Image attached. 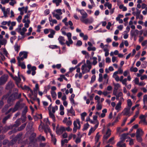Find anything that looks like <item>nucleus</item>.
Masks as SVG:
<instances>
[{
	"instance_id": "f257e3e1",
	"label": "nucleus",
	"mask_w": 147,
	"mask_h": 147,
	"mask_svg": "<svg viewBox=\"0 0 147 147\" xmlns=\"http://www.w3.org/2000/svg\"><path fill=\"white\" fill-rule=\"evenodd\" d=\"M15 90L16 92L15 93L9 96V94H8L4 96L3 98V99L8 98V100H7V102L8 103H9L10 102H12L13 101L16 99L20 98L21 96V94H20L19 95H18L17 93L18 90L16 89Z\"/></svg>"
},
{
	"instance_id": "f03ea898",
	"label": "nucleus",
	"mask_w": 147,
	"mask_h": 147,
	"mask_svg": "<svg viewBox=\"0 0 147 147\" xmlns=\"http://www.w3.org/2000/svg\"><path fill=\"white\" fill-rule=\"evenodd\" d=\"M23 26V24H20L18 25V28L16 29V30L22 36V38H24L25 32L27 31V29L25 28H23L22 29L21 28Z\"/></svg>"
},
{
	"instance_id": "7ed1b4c3",
	"label": "nucleus",
	"mask_w": 147,
	"mask_h": 147,
	"mask_svg": "<svg viewBox=\"0 0 147 147\" xmlns=\"http://www.w3.org/2000/svg\"><path fill=\"white\" fill-rule=\"evenodd\" d=\"M52 13L53 17L55 18L57 20H60L62 18V17L60 16L62 14L61 9H58L55 10Z\"/></svg>"
},
{
	"instance_id": "20e7f679",
	"label": "nucleus",
	"mask_w": 147,
	"mask_h": 147,
	"mask_svg": "<svg viewBox=\"0 0 147 147\" xmlns=\"http://www.w3.org/2000/svg\"><path fill=\"white\" fill-rule=\"evenodd\" d=\"M28 53L27 52L24 51L20 52L19 56L17 58L18 61H22L24 59L26 58Z\"/></svg>"
},
{
	"instance_id": "39448f33",
	"label": "nucleus",
	"mask_w": 147,
	"mask_h": 147,
	"mask_svg": "<svg viewBox=\"0 0 147 147\" xmlns=\"http://www.w3.org/2000/svg\"><path fill=\"white\" fill-rule=\"evenodd\" d=\"M27 68L28 70L27 71V73L28 74H31V71H32V76H34L36 73L35 70L36 69V67L34 66L32 67L31 65L29 64L27 65Z\"/></svg>"
},
{
	"instance_id": "423d86ee",
	"label": "nucleus",
	"mask_w": 147,
	"mask_h": 147,
	"mask_svg": "<svg viewBox=\"0 0 147 147\" xmlns=\"http://www.w3.org/2000/svg\"><path fill=\"white\" fill-rule=\"evenodd\" d=\"M144 134V132L142 129L140 128L138 129L136 132V137L137 140L138 142L142 141L141 136Z\"/></svg>"
},
{
	"instance_id": "0eeeda50",
	"label": "nucleus",
	"mask_w": 147,
	"mask_h": 147,
	"mask_svg": "<svg viewBox=\"0 0 147 147\" xmlns=\"http://www.w3.org/2000/svg\"><path fill=\"white\" fill-rule=\"evenodd\" d=\"M80 13L82 15L80 19L81 21L84 23H87L88 20L86 18L88 16L87 14L83 9L80 11Z\"/></svg>"
},
{
	"instance_id": "6e6552de",
	"label": "nucleus",
	"mask_w": 147,
	"mask_h": 147,
	"mask_svg": "<svg viewBox=\"0 0 147 147\" xmlns=\"http://www.w3.org/2000/svg\"><path fill=\"white\" fill-rule=\"evenodd\" d=\"M100 47L105 52V56L107 57L108 56L109 54V50L108 48V45H104L103 43H101L100 45Z\"/></svg>"
},
{
	"instance_id": "1a4fd4ad",
	"label": "nucleus",
	"mask_w": 147,
	"mask_h": 147,
	"mask_svg": "<svg viewBox=\"0 0 147 147\" xmlns=\"http://www.w3.org/2000/svg\"><path fill=\"white\" fill-rule=\"evenodd\" d=\"M131 109L127 107L125 108L121 112V114L124 116H127L129 117L133 113V112L130 111Z\"/></svg>"
},
{
	"instance_id": "9d476101",
	"label": "nucleus",
	"mask_w": 147,
	"mask_h": 147,
	"mask_svg": "<svg viewBox=\"0 0 147 147\" xmlns=\"http://www.w3.org/2000/svg\"><path fill=\"white\" fill-rule=\"evenodd\" d=\"M139 34V31L137 29L131 30L130 31V36L134 38V39L135 41Z\"/></svg>"
},
{
	"instance_id": "9b49d317",
	"label": "nucleus",
	"mask_w": 147,
	"mask_h": 147,
	"mask_svg": "<svg viewBox=\"0 0 147 147\" xmlns=\"http://www.w3.org/2000/svg\"><path fill=\"white\" fill-rule=\"evenodd\" d=\"M20 105V103L19 102H18L15 105L14 107L13 108H10L8 111L7 113L6 114L8 113H13L17 111L19 108Z\"/></svg>"
},
{
	"instance_id": "f8f14e48",
	"label": "nucleus",
	"mask_w": 147,
	"mask_h": 147,
	"mask_svg": "<svg viewBox=\"0 0 147 147\" xmlns=\"http://www.w3.org/2000/svg\"><path fill=\"white\" fill-rule=\"evenodd\" d=\"M10 9L9 8H7L6 9H5V7H3L2 8V11L3 12V16H2L1 17H5V18H6L8 17V15L9 14L10 12Z\"/></svg>"
},
{
	"instance_id": "ddd939ff",
	"label": "nucleus",
	"mask_w": 147,
	"mask_h": 147,
	"mask_svg": "<svg viewBox=\"0 0 147 147\" xmlns=\"http://www.w3.org/2000/svg\"><path fill=\"white\" fill-rule=\"evenodd\" d=\"M8 76L7 75H4L0 78V85L4 84L7 81Z\"/></svg>"
},
{
	"instance_id": "4468645a",
	"label": "nucleus",
	"mask_w": 147,
	"mask_h": 147,
	"mask_svg": "<svg viewBox=\"0 0 147 147\" xmlns=\"http://www.w3.org/2000/svg\"><path fill=\"white\" fill-rule=\"evenodd\" d=\"M81 69L83 74L89 72L90 70V69L88 68L87 67L86 65V64L82 65Z\"/></svg>"
},
{
	"instance_id": "2eb2a0df",
	"label": "nucleus",
	"mask_w": 147,
	"mask_h": 147,
	"mask_svg": "<svg viewBox=\"0 0 147 147\" xmlns=\"http://www.w3.org/2000/svg\"><path fill=\"white\" fill-rule=\"evenodd\" d=\"M13 79L15 81L16 83L17 86L18 87H21V85L20 84V83L21 81V79L20 77H13Z\"/></svg>"
},
{
	"instance_id": "dca6fc26",
	"label": "nucleus",
	"mask_w": 147,
	"mask_h": 147,
	"mask_svg": "<svg viewBox=\"0 0 147 147\" xmlns=\"http://www.w3.org/2000/svg\"><path fill=\"white\" fill-rule=\"evenodd\" d=\"M23 9H24L25 13H26L28 9V7L27 6L25 7H19L18 8V10L20 12V14L21 15H23L24 14V12L23 11Z\"/></svg>"
},
{
	"instance_id": "f3484780",
	"label": "nucleus",
	"mask_w": 147,
	"mask_h": 147,
	"mask_svg": "<svg viewBox=\"0 0 147 147\" xmlns=\"http://www.w3.org/2000/svg\"><path fill=\"white\" fill-rule=\"evenodd\" d=\"M143 102L144 105L143 108L145 110H147V95L146 94L143 96Z\"/></svg>"
},
{
	"instance_id": "a211bd4d",
	"label": "nucleus",
	"mask_w": 147,
	"mask_h": 147,
	"mask_svg": "<svg viewBox=\"0 0 147 147\" xmlns=\"http://www.w3.org/2000/svg\"><path fill=\"white\" fill-rule=\"evenodd\" d=\"M66 127H65L61 126L59 129L58 130L57 128L56 129V132L57 134H60L62 133L63 131H66Z\"/></svg>"
},
{
	"instance_id": "6ab92c4d",
	"label": "nucleus",
	"mask_w": 147,
	"mask_h": 147,
	"mask_svg": "<svg viewBox=\"0 0 147 147\" xmlns=\"http://www.w3.org/2000/svg\"><path fill=\"white\" fill-rule=\"evenodd\" d=\"M30 14L29 13H28L26 15H25L24 17V18L22 20L23 22H30V20L29 19V17H30Z\"/></svg>"
},
{
	"instance_id": "aec40b11",
	"label": "nucleus",
	"mask_w": 147,
	"mask_h": 147,
	"mask_svg": "<svg viewBox=\"0 0 147 147\" xmlns=\"http://www.w3.org/2000/svg\"><path fill=\"white\" fill-rule=\"evenodd\" d=\"M73 124L74 127L75 126H76V127H78L79 129H80L81 127V124L80 122V121L79 119H77L74 122Z\"/></svg>"
},
{
	"instance_id": "412c9836",
	"label": "nucleus",
	"mask_w": 147,
	"mask_h": 147,
	"mask_svg": "<svg viewBox=\"0 0 147 147\" xmlns=\"http://www.w3.org/2000/svg\"><path fill=\"white\" fill-rule=\"evenodd\" d=\"M121 104L122 103L121 101H119L116 105L115 109L117 111V112H119L121 110Z\"/></svg>"
},
{
	"instance_id": "4be33fe9",
	"label": "nucleus",
	"mask_w": 147,
	"mask_h": 147,
	"mask_svg": "<svg viewBox=\"0 0 147 147\" xmlns=\"http://www.w3.org/2000/svg\"><path fill=\"white\" fill-rule=\"evenodd\" d=\"M118 74V71L115 72L113 75L112 77L114 78L117 82H118L119 80V78L117 75Z\"/></svg>"
},
{
	"instance_id": "5701e85b",
	"label": "nucleus",
	"mask_w": 147,
	"mask_h": 147,
	"mask_svg": "<svg viewBox=\"0 0 147 147\" xmlns=\"http://www.w3.org/2000/svg\"><path fill=\"white\" fill-rule=\"evenodd\" d=\"M58 40L59 41V43L62 45H63L65 44L64 42L65 40L64 38L62 36H60L58 38Z\"/></svg>"
},
{
	"instance_id": "b1692460",
	"label": "nucleus",
	"mask_w": 147,
	"mask_h": 147,
	"mask_svg": "<svg viewBox=\"0 0 147 147\" xmlns=\"http://www.w3.org/2000/svg\"><path fill=\"white\" fill-rule=\"evenodd\" d=\"M124 141L121 140L117 144V146L118 147H126L125 144L123 142Z\"/></svg>"
},
{
	"instance_id": "393cba45",
	"label": "nucleus",
	"mask_w": 147,
	"mask_h": 147,
	"mask_svg": "<svg viewBox=\"0 0 147 147\" xmlns=\"http://www.w3.org/2000/svg\"><path fill=\"white\" fill-rule=\"evenodd\" d=\"M129 134V133H125L123 134L121 136L120 140L124 141L125 139L128 138V135Z\"/></svg>"
},
{
	"instance_id": "a878e982",
	"label": "nucleus",
	"mask_w": 147,
	"mask_h": 147,
	"mask_svg": "<svg viewBox=\"0 0 147 147\" xmlns=\"http://www.w3.org/2000/svg\"><path fill=\"white\" fill-rule=\"evenodd\" d=\"M132 105V102L131 100L130 99H127V106L126 107L131 109Z\"/></svg>"
},
{
	"instance_id": "bb28decb",
	"label": "nucleus",
	"mask_w": 147,
	"mask_h": 147,
	"mask_svg": "<svg viewBox=\"0 0 147 147\" xmlns=\"http://www.w3.org/2000/svg\"><path fill=\"white\" fill-rule=\"evenodd\" d=\"M86 66L88 68L90 69H91L92 67V63L89 60H87L86 61Z\"/></svg>"
},
{
	"instance_id": "cd10ccee",
	"label": "nucleus",
	"mask_w": 147,
	"mask_h": 147,
	"mask_svg": "<svg viewBox=\"0 0 147 147\" xmlns=\"http://www.w3.org/2000/svg\"><path fill=\"white\" fill-rule=\"evenodd\" d=\"M67 112L69 114H70V115L72 116H75V111L71 107L69 110H67Z\"/></svg>"
},
{
	"instance_id": "c85d7f7f",
	"label": "nucleus",
	"mask_w": 147,
	"mask_h": 147,
	"mask_svg": "<svg viewBox=\"0 0 147 147\" xmlns=\"http://www.w3.org/2000/svg\"><path fill=\"white\" fill-rule=\"evenodd\" d=\"M60 112V114L61 115H63L64 114V107L63 105H60L59 109Z\"/></svg>"
},
{
	"instance_id": "c756f323",
	"label": "nucleus",
	"mask_w": 147,
	"mask_h": 147,
	"mask_svg": "<svg viewBox=\"0 0 147 147\" xmlns=\"http://www.w3.org/2000/svg\"><path fill=\"white\" fill-rule=\"evenodd\" d=\"M14 48L15 51L17 53H18L20 50V46L18 45L17 42L15 43L14 46Z\"/></svg>"
},
{
	"instance_id": "7c9ffc66",
	"label": "nucleus",
	"mask_w": 147,
	"mask_h": 147,
	"mask_svg": "<svg viewBox=\"0 0 147 147\" xmlns=\"http://www.w3.org/2000/svg\"><path fill=\"white\" fill-rule=\"evenodd\" d=\"M114 86V90H117L119 88L121 87V85L119 83H113Z\"/></svg>"
},
{
	"instance_id": "2f4dec72",
	"label": "nucleus",
	"mask_w": 147,
	"mask_h": 147,
	"mask_svg": "<svg viewBox=\"0 0 147 147\" xmlns=\"http://www.w3.org/2000/svg\"><path fill=\"white\" fill-rule=\"evenodd\" d=\"M54 113H52L51 111H49V114L50 117L51 118L53 121H55V117Z\"/></svg>"
},
{
	"instance_id": "473e14b6",
	"label": "nucleus",
	"mask_w": 147,
	"mask_h": 147,
	"mask_svg": "<svg viewBox=\"0 0 147 147\" xmlns=\"http://www.w3.org/2000/svg\"><path fill=\"white\" fill-rule=\"evenodd\" d=\"M52 2L53 3H55L57 6H58L62 2L61 0H53Z\"/></svg>"
},
{
	"instance_id": "72a5a7b5",
	"label": "nucleus",
	"mask_w": 147,
	"mask_h": 147,
	"mask_svg": "<svg viewBox=\"0 0 147 147\" xmlns=\"http://www.w3.org/2000/svg\"><path fill=\"white\" fill-rule=\"evenodd\" d=\"M21 61H18V65L21 66L23 69H24L26 67V66L24 63H21Z\"/></svg>"
},
{
	"instance_id": "f704fd0d",
	"label": "nucleus",
	"mask_w": 147,
	"mask_h": 147,
	"mask_svg": "<svg viewBox=\"0 0 147 147\" xmlns=\"http://www.w3.org/2000/svg\"><path fill=\"white\" fill-rule=\"evenodd\" d=\"M67 45L69 47L70 45H71L73 43V41L71 39H68V40H67L65 42Z\"/></svg>"
},
{
	"instance_id": "c9c22d12",
	"label": "nucleus",
	"mask_w": 147,
	"mask_h": 147,
	"mask_svg": "<svg viewBox=\"0 0 147 147\" xmlns=\"http://www.w3.org/2000/svg\"><path fill=\"white\" fill-rule=\"evenodd\" d=\"M50 135L51 136L52 141L53 142L54 144H55L56 142V140L55 136H54L51 133H50Z\"/></svg>"
},
{
	"instance_id": "e433bc0d",
	"label": "nucleus",
	"mask_w": 147,
	"mask_h": 147,
	"mask_svg": "<svg viewBox=\"0 0 147 147\" xmlns=\"http://www.w3.org/2000/svg\"><path fill=\"white\" fill-rule=\"evenodd\" d=\"M92 59H93V61L92 63V64L94 65H96L97 63V57H93L92 58Z\"/></svg>"
},
{
	"instance_id": "4c0bfd02",
	"label": "nucleus",
	"mask_w": 147,
	"mask_h": 147,
	"mask_svg": "<svg viewBox=\"0 0 147 147\" xmlns=\"http://www.w3.org/2000/svg\"><path fill=\"white\" fill-rule=\"evenodd\" d=\"M58 109V106L56 105L54 107H52L51 109L52 113H55V111L57 110Z\"/></svg>"
},
{
	"instance_id": "58836bf2",
	"label": "nucleus",
	"mask_w": 147,
	"mask_h": 147,
	"mask_svg": "<svg viewBox=\"0 0 147 147\" xmlns=\"http://www.w3.org/2000/svg\"><path fill=\"white\" fill-rule=\"evenodd\" d=\"M123 96V94L121 92H119L118 94L116 95V99L117 100H119V97H122Z\"/></svg>"
},
{
	"instance_id": "ea45409f",
	"label": "nucleus",
	"mask_w": 147,
	"mask_h": 147,
	"mask_svg": "<svg viewBox=\"0 0 147 147\" xmlns=\"http://www.w3.org/2000/svg\"><path fill=\"white\" fill-rule=\"evenodd\" d=\"M99 132L97 133L95 137V140L96 143H97L98 142L100 137V136L99 134Z\"/></svg>"
},
{
	"instance_id": "a19ab883",
	"label": "nucleus",
	"mask_w": 147,
	"mask_h": 147,
	"mask_svg": "<svg viewBox=\"0 0 147 147\" xmlns=\"http://www.w3.org/2000/svg\"><path fill=\"white\" fill-rule=\"evenodd\" d=\"M44 131L46 134L48 132H49L50 133H51L50 128L48 126H47L44 129Z\"/></svg>"
},
{
	"instance_id": "79ce46f5",
	"label": "nucleus",
	"mask_w": 147,
	"mask_h": 147,
	"mask_svg": "<svg viewBox=\"0 0 147 147\" xmlns=\"http://www.w3.org/2000/svg\"><path fill=\"white\" fill-rule=\"evenodd\" d=\"M87 115V113L86 112L82 113L81 114V119L82 120L84 121L85 120V117Z\"/></svg>"
},
{
	"instance_id": "37998d69",
	"label": "nucleus",
	"mask_w": 147,
	"mask_h": 147,
	"mask_svg": "<svg viewBox=\"0 0 147 147\" xmlns=\"http://www.w3.org/2000/svg\"><path fill=\"white\" fill-rule=\"evenodd\" d=\"M114 137H113L111 138L109 140L107 143H110L112 144H114L115 143V142L114 140Z\"/></svg>"
},
{
	"instance_id": "c03bdc74",
	"label": "nucleus",
	"mask_w": 147,
	"mask_h": 147,
	"mask_svg": "<svg viewBox=\"0 0 147 147\" xmlns=\"http://www.w3.org/2000/svg\"><path fill=\"white\" fill-rule=\"evenodd\" d=\"M96 108L98 110H101L102 108V105L100 104V102L97 103L96 106Z\"/></svg>"
},
{
	"instance_id": "a18cd8bd",
	"label": "nucleus",
	"mask_w": 147,
	"mask_h": 147,
	"mask_svg": "<svg viewBox=\"0 0 147 147\" xmlns=\"http://www.w3.org/2000/svg\"><path fill=\"white\" fill-rule=\"evenodd\" d=\"M51 94L52 98L54 99L56 98L57 94L55 91H51Z\"/></svg>"
},
{
	"instance_id": "49530a36",
	"label": "nucleus",
	"mask_w": 147,
	"mask_h": 147,
	"mask_svg": "<svg viewBox=\"0 0 147 147\" xmlns=\"http://www.w3.org/2000/svg\"><path fill=\"white\" fill-rule=\"evenodd\" d=\"M105 6H107L109 9H111L112 7V4L109 2H107L104 5Z\"/></svg>"
},
{
	"instance_id": "de8ad7c7",
	"label": "nucleus",
	"mask_w": 147,
	"mask_h": 147,
	"mask_svg": "<svg viewBox=\"0 0 147 147\" xmlns=\"http://www.w3.org/2000/svg\"><path fill=\"white\" fill-rule=\"evenodd\" d=\"M38 139L42 141H44L45 140V137L42 135H40L38 137Z\"/></svg>"
},
{
	"instance_id": "09e8293b",
	"label": "nucleus",
	"mask_w": 147,
	"mask_h": 147,
	"mask_svg": "<svg viewBox=\"0 0 147 147\" xmlns=\"http://www.w3.org/2000/svg\"><path fill=\"white\" fill-rule=\"evenodd\" d=\"M87 19V23H84L87 24L88 23H92L94 21V20L93 18L92 17L90 18L89 19Z\"/></svg>"
},
{
	"instance_id": "8fccbe9b",
	"label": "nucleus",
	"mask_w": 147,
	"mask_h": 147,
	"mask_svg": "<svg viewBox=\"0 0 147 147\" xmlns=\"http://www.w3.org/2000/svg\"><path fill=\"white\" fill-rule=\"evenodd\" d=\"M1 50L3 51L4 54L6 56H8V53L5 48H2L1 49Z\"/></svg>"
},
{
	"instance_id": "3c124183",
	"label": "nucleus",
	"mask_w": 147,
	"mask_h": 147,
	"mask_svg": "<svg viewBox=\"0 0 147 147\" xmlns=\"http://www.w3.org/2000/svg\"><path fill=\"white\" fill-rule=\"evenodd\" d=\"M103 60L102 62H100L99 63L98 66L99 67H104L105 66V62Z\"/></svg>"
},
{
	"instance_id": "603ef678",
	"label": "nucleus",
	"mask_w": 147,
	"mask_h": 147,
	"mask_svg": "<svg viewBox=\"0 0 147 147\" xmlns=\"http://www.w3.org/2000/svg\"><path fill=\"white\" fill-rule=\"evenodd\" d=\"M96 48L94 47H88L87 49L88 51H95L96 50Z\"/></svg>"
},
{
	"instance_id": "864d4df0",
	"label": "nucleus",
	"mask_w": 147,
	"mask_h": 147,
	"mask_svg": "<svg viewBox=\"0 0 147 147\" xmlns=\"http://www.w3.org/2000/svg\"><path fill=\"white\" fill-rule=\"evenodd\" d=\"M7 43V40L3 38L1 40L0 44L2 45H5Z\"/></svg>"
},
{
	"instance_id": "5fc2aeb1",
	"label": "nucleus",
	"mask_w": 147,
	"mask_h": 147,
	"mask_svg": "<svg viewBox=\"0 0 147 147\" xmlns=\"http://www.w3.org/2000/svg\"><path fill=\"white\" fill-rule=\"evenodd\" d=\"M130 71L132 72H136L138 71V69L136 67H132L130 68Z\"/></svg>"
},
{
	"instance_id": "6e6d98bb",
	"label": "nucleus",
	"mask_w": 147,
	"mask_h": 147,
	"mask_svg": "<svg viewBox=\"0 0 147 147\" xmlns=\"http://www.w3.org/2000/svg\"><path fill=\"white\" fill-rule=\"evenodd\" d=\"M43 120L47 125L50 124V122L48 119V118L44 119Z\"/></svg>"
},
{
	"instance_id": "4d7b16f0",
	"label": "nucleus",
	"mask_w": 147,
	"mask_h": 147,
	"mask_svg": "<svg viewBox=\"0 0 147 147\" xmlns=\"http://www.w3.org/2000/svg\"><path fill=\"white\" fill-rule=\"evenodd\" d=\"M9 1H10V2L9 3V4L13 6L16 3V0H9Z\"/></svg>"
},
{
	"instance_id": "13d9d810",
	"label": "nucleus",
	"mask_w": 147,
	"mask_h": 147,
	"mask_svg": "<svg viewBox=\"0 0 147 147\" xmlns=\"http://www.w3.org/2000/svg\"><path fill=\"white\" fill-rule=\"evenodd\" d=\"M136 19H139L140 20H142L143 19V16L142 15L140 14H139V15H136Z\"/></svg>"
},
{
	"instance_id": "bf43d9fd",
	"label": "nucleus",
	"mask_w": 147,
	"mask_h": 147,
	"mask_svg": "<svg viewBox=\"0 0 147 147\" xmlns=\"http://www.w3.org/2000/svg\"><path fill=\"white\" fill-rule=\"evenodd\" d=\"M89 125L88 123H86L84 125L83 130L84 131L87 130L89 127Z\"/></svg>"
},
{
	"instance_id": "052dcab7",
	"label": "nucleus",
	"mask_w": 147,
	"mask_h": 147,
	"mask_svg": "<svg viewBox=\"0 0 147 147\" xmlns=\"http://www.w3.org/2000/svg\"><path fill=\"white\" fill-rule=\"evenodd\" d=\"M49 47L52 49H59V47L56 45H51L49 46Z\"/></svg>"
},
{
	"instance_id": "680f3d73",
	"label": "nucleus",
	"mask_w": 147,
	"mask_h": 147,
	"mask_svg": "<svg viewBox=\"0 0 147 147\" xmlns=\"http://www.w3.org/2000/svg\"><path fill=\"white\" fill-rule=\"evenodd\" d=\"M16 36H12L10 38V41L13 44V41L16 39Z\"/></svg>"
},
{
	"instance_id": "e2e57ef3",
	"label": "nucleus",
	"mask_w": 147,
	"mask_h": 147,
	"mask_svg": "<svg viewBox=\"0 0 147 147\" xmlns=\"http://www.w3.org/2000/svg\"><path fill=\"white\" fill-rule=\"evenodd\" d=\"M95 130V129H94L93 127H92L90 129L89 132L88 133V135L89 136H90L91 135V134L93 133Z\"/></svg>"
},
{
	"instance_id": "0e129e2a",
	"label": "nucleus",
	"mask_w": 147,
	"mask_h": 147,
	"mask_svg": "<svg viewBox=\"0 0 147 147\" xmlns=\"http://www.w3.org/2000/svg\"><path fill=\"white\" fill-rule=\"evenodd\" d=\"M68 141L69 140H67V139H65L64 140H62L61 142V146H63L64 144L65 143H67Z\"/></svg>"
},
{
	"instance_id": "69168bd1",
	"label": "nucleus",
	"mask_w": 147,
	"mask_h": 147,
	"mask_svg": "<svg viewBox=\"0 0 147 147\" xmlns=\"http://www.w3.org/2000/svg\"><path fill=\"white\" fill-rule=\"evenodd\" d=\"M66 125L67 126H70L72 124V122L71 120H69L67 121L66 123Z\"/></svg>"
},
{
	"instance_id": "338daca9",
	"label": "nucleus",
	"mask_w": 147,
	"mask_h": 147,
	"mask_svg": "<svg viewBox=\"0 0 147 147\" xmlns=\"http://www.w3.org/2000/svg\"><path fill=\"white\" fill-rule=\"evenodd\" d=\"M81 138L80 136L78 137L75 140V142L76 144L79 143L81 142Z\"/></svg>"
},
{
	"instance_id": "774afa93",
	"label": "nucleus",
	"mask_w": 147,
	"mask_h": 147,
	"mask_svg": "<svg viewBox=\"0 0 147 147\" xmlns=\"http://www.w3.org/2000/svg\"><path fill=\"white\" fill-rule=\"evenodd\" d=\"M50 12V11L49 9H47L44 11V14L45 16H47L48 15Z\"/></svg>"
}]
</instances>
